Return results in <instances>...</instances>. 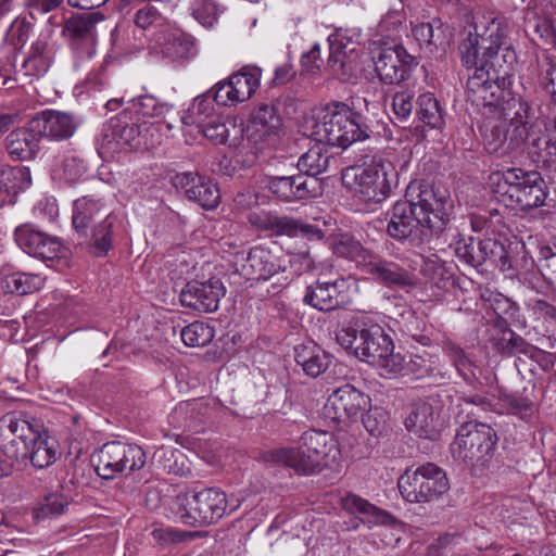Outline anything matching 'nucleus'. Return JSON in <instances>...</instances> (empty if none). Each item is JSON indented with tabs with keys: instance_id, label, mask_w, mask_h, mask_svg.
Returning <instances> with one entry per match:
<instances>
[{
	"instance_id": "23",
	"label": "nucleus",
	"mask_w": 556,
	"mask_h": 556,
	"mask_svg": "<svg viewBox=\"0 0 556 556\" xmlns=\"http://www.w3.org/2000/svg\"><path fill=\"white\" fill-rule=\"evenodd\" d=\"M440 413L441 405L435 399L416 402L405 419V427L419 438L435 439L442 426Z\"/></svg>"
},
{
	"instance_id": "1",
	"label": "nucleus",
	"mask_w": 556,
	"mask_h": 556,
	"mask_svg": "<svg viewBox=\"0 0 556 556\" xmlns=\"http://www.w3.org/2000/svg\"><path fill=\"white\" fill-rule=\"evenodd\" d=\"M406 197L388 211L386 232L397 242L421 248L443 231L452 202L445 190L424 184H410Z\"/></svg>"
},
{
	"instance_id": "25",
	"label": "nucleus",
	"mask_w": 556,
	"mask_h": 556,
	"mask_svg": "<svg viewBox=\"0 0 556 556\" xmlns=\"http://www.w3.org/2000/svg\"><path fill=\"white\" fill-rule=\"evenodd\" d=\"M455 255L459 261L478 267L488 260H496L503 257L505 253L504 245L493 238L475 239L460 238L454 243Z\"/></svg>"
},
{
	"instance_id": "4",
	"label": "nucleus",
	"mask_w": 556,
	"mask_h": 556,
	"mask_svg": "<svg viewBox=\"0 0 556 556\" xmlns=\"http://www.w3.org/2000/svg\"><path fill=\"white\" fill-rule=\"evenodd\" d=\"M339 455L338 441L331 432L312 429L301 435L299 447L273 448L263 453V459L307 475L319 466L331 465Z\"/></svg>"
},
{
	"instance_id": "52",
	"label": "nucleus",
	"mask_w": 556,
	"mask_h": 556,
	"mask_svg": "<svg viewBox=\"0 0 556 556\" xmlns=\"http://www.w3.org/2000/svg\"><path fill=\"white\" fill-rule=\"evenodd\" d=\"M485 58V62L482 63L480 67H476V70L483 68L484 71H488L490 73L491 83L494 81L496 75L502 76L504 75L505 71H508L509 81H511L510 72L517 58L515 51L511 49L508 42H506L505 46H502L498 53V63H495L494 67L491 64L492 60L488 56Z\"/></svg>"
},
{
	"instance_id": "54",
	"label": "nucleus",
	"mask_w": 556,
	"mask_h": 556,
	"mask_svg": "<svg viewBox=\"0 0 556 556\" xmlns=\"http://www.w3.org/2000/svg\"><path fill=\"white\" fill-rule=\"evenodd\" d=\"M192 16L204 27H212L218 17L215 0H189Z\"/></svg>"
},
{
	"instance_id": "53",
	"label": "nucleus",
	"mask_w": 556,
	"mask_h": 556,
	"mask_svg": "<svg viewBox=\"0 0 556 556\" xmlns=\"http://www.w3.org/2000/svg\"><path fill=\"white\" fill-rule=\"evenodd\" d=\"M68 503L67 497L60 490L52 491L45 496L42 504L34 509V516L36 519H43L60 515Z\"/></svg>"
},
{
	"instance_id": "51",
	"label": "nucleus",
	"mask_w": 556,
	"mask_h": 556,
	"mask_svg": "<svg viewBox=\"0 0 556 556\" xmlns=\"http://www.w3.org/2000/svg\"><path fill=\"white\" fill-rule=\"evenodd\" d=\"M287 273L283 274V281L287 283L294 277L307 273L314 268L315 261L307 248L296 252H289V258L286 260Z\"/></svg>"
},
{
	"instance_id": "24",
	"label": "nucleus",
	"mask_w": 556,
	"mask_h": 556,
	"mask_svg": "<svg viewBox=\"0 0 556 556\" xmlns=\"http://www.w3.org/2000/svg\"><path fill=\"white\" fill-rule=\"evenodd\" d=\"M29 125L39 137L53 141L70 139L77 128V123L72 114L55 110L38 113L29 121Z\"/></svg>"
},
{
	"instance_id": "5",
	"label": "nucleus",
	"mask_w": 556,
	"mask_h": 556,
	"mask_svg": "<svg viewBox=\"0 0 556 556\" xmlns=\"http://www.w3.org/2000/svg\"><path fill=\"white\" fill-rule=\"evenodd\" d=\"M311 129L316 142L342 149L370 137V129L362 114L343 102H332L318 110L313 115Z\"/></svg>"
},
{
	"instance_id": "15",
	"label": "nucleus",
	"mask_w": 556,
	"mask_h": 556,
	"mask_svg": "<svg viewBox=\"0 0 556 556\" xmlns=\"http://www.w3.org/2000/svg\"><path fill=\"white\" fill-rule=\"evenodd\" d=\"M236 270L247 280H268L287 273L286 260L269 249L257 245L250 249L247 256L237 257Z\"/></svg>"
},
{
	"instance_id": "20",
	"label": "nucleus",
	"mask_w": 556,
	"mask_h": 556,
	"mask_svg": "<svg viewBox=\"0 0 556 556\" xmlns=\"http://www.w3.org/2000/svg\"><path fill=\"white\" fill-rule=\"evenodd\" d=\"M225 288L218 279L189 281L180 291L179 300L184 307L200 313H212L218 308Z\"/></svg>"
},
{
	"instance_id": "31",
	"label": "nucleus",
	"mask_w": 556,
	"mask_h": 556,
	"mask_svg": "<svg viewBox=\"0 0 556 556\" xmlns=\"http://www.w3.org/2000/svg\"><path fill=\"white\" fill-rule=\"evenodd\" d=\"M379 283L392 288H407L415 285L414 276L397 263L381 258L375 253L364 268Z\"/></svg>"
},
{
	"instance_id": "9",
	"label": "nucleus",
	"mask_w": 556,
	"mask_h": 556,
	"mask_svg": "<svg viewBox=\"0 0 556 556\" xmlns=\"http://www.w3.org/2000/svg\"><path fill=\"white\" fill-rule=\"evenodd\" d=\"M497 437L486 424L464 421L451 445L455 459L471 468L484 467L493 457Z\"/></svg>"
},
{
	"instance_id": "26",
	"label": "nucleus",
	"mask_w": 556,
	"mask_h": 556,
	"mask_svg": "<svg viewBox=\"0 0 556 556\" xmlns=\"http://www.w3.org/2000/svg\"><path fill=\"white\" fill-rule=\"evenodd\" d=\"M269 190L286 202L305 200L317 194L320 182L317 178L303 174L292 176H275L268 181Z\"/></svg>"
},
{
	"instance_id": "56",
	"label": "nucleus",
	"mask_w": 556,
	"mask_h": 556,
	"mask_svg": "<svg viewBox=\"0 0 556 556\" xmlns=\"http://www.w3.org/2000/svg\"><path fill=\"white\" fill-rule=\"evenodd\" d=\"M54 172L61 179L74 182L85 173V166L78 157L67 155L55 165Z\"/></svg>"
},
{
	"instance_id": "49",
	"label": "nucleus",
	"mask_w": 556,
	"mask_h": 556,
	"mask_svg": "<svg viewBox=\"0 0 556 556\" xmlns=\"http://www.w3.org/2000/svg\"><path fill=\"white\" fill-rule=\"evenodd\" d=\"M214 336V329L203 321H194L182 328L180 332L184 343L191 348L205 346Z\"/></svg>"
},
{
	"instance_id": "17",
	"label": "nucleus",
	"mask_w": 556,
	"mask_h": 556,
	"mask_svg": "<svg viewBox=\"0 0 556 556\" xmlns=\"http://www.w3.org/2000/svg\"><path fill=\"white\" fill-rule=\"evenodd\" d=\"M170 182L177 191L204 210L215 208L220 201L217 185L197 172L178 173L172 177Z\"/></svg>"
},
{
	"instance_id": "19",
	"label": "nucleus",
	"mask_w": 556,
	"mask_h": 556,
	"mask_svg": "<svg viewBox=\"0 0 556 556\" xmlns=\"http://www.w3.org/2000/svg\"><path fill=\"white\" fill-rule=\"evenodd\" d=\"M361 50L358 45L341 36L329 39L327 66L337 78L348 81L359 70Z\"/></svg>"
},
{
	"instance_id": "42",
	"label": "nucleus",
	"mask_w": 556,
	"mask_h": 556,
	"mask_svg": "<svg viewBox=\"0 0 556 556\" xmlns=\"http://www.w3.org/2000/svg\"><path fill=\"white\" fill-rule=\"evenodd\" d=\"M214 102L210 90L197 97L188 110V116L181 118L182 122L198 128L208 119L216 117L218 114L215 113Z\"/></svg>"
},
{
	"instance_id": "50",
	"label": "nucleus",
	"mask_w": 556,
	"mask_h": 556,
	"mask_svg": "<svg viewBox=\"0 0 556 556\" xmlns=\"http://www.w3.org/2000/svg\"><path fill=\"white\" fill-rule=\"evenodd\" d=\"M130 109L143 117H161L172 110V105L152 94H143L131 100Z\"/></svg>"
},
{
	"instance_id": "59",
	"label": "nucleus",
	"mask_w": 556,
	"mask_h": 556,
	"mask_svg": "<svg viewBox=\"0 0 556 556\" xmlns=\"http://www.w3.org/2000/svg\"><path fill=\"white\" fill-rule=\"evenodd\" d=\"M414 38L419 42L420 46H439L442 45L441 27H437L434 29L433 25L430 23H420L413 27L412 29Z\"/></svg>"
},
{
	"instance_id": "6",
	"label": "nucleus",
	"mask_w": 556,
	"mask_h": 556,
	"mask_svg": "<svg viewBox=\"0 0 556 556\" xmlns=\"http://www.w3.org/2000/svg\"><path fill=\"white\" fill-rule=\"evenodd\" d=\"M490 186L497 200L507 207L530 212L545 205L548 192L541 174L521 168L493 173Z\"/></svg>"
},
{
	"instance_id": "11",
	"label": "nucleus",
	"mask_w": 556,
	"mask_h": 556,
	"mask_svg": "<svg viewBox=\"0 0 556 556\" xmlns=\"http://www.w3.org/2000/svg\"><path fill=\"white\" fill-rule=\"evenodd\" d=\"M343 184L365 202H381L391 191L388 168L382 161L365 167H350L342 174Z\"/></svg>"
},
{
	"instance_id": "12",
	"label": "nucleus",
	"mask_w": 556,
	"mask_h": 556,
	"mask_svg": "<svg viewBox=\"0 0 556 556\" xmlns=\"http://www.w3.org/2000/svg\"><path fill=\"white\" fill-rule=\"evenodd\" d=\"M39 431L24 413H8L0 418L1 447L10 459H26L28 445L39 439Z\"/></svg>"
},
{
	"instance_id": "46",
	"label": "nucleus",
	"mask_w": 556,
	"mask_h": 556,
	"mask_svg": "<svg viewBox=\"0 0 556 556\" xmlns=\"http://www.w3.org/2000/svg\"><path fill=\"white\" fill-rule=\"evenodd\" d=\"M442 350L465 380H470V378L476 376L473 371L476 368L475 364L458 344L451 340H445L442 343Z\"/></svg>"
},
{
	"instance_id": "14",
	"label": "nucleus",
	"mask_w": 556,
	"mask_h": 556,
	"mask_svg": "<svg viewBox=\"0 0 556 556\" xmlns=\"http://www.w3.org/2000/svg\"><path fill=\"white\" fill-rule=\"evenodd\" d=\"M139 146V126L136 123L128 122L127 115L124 113L112 117L103 127L101 136L97 140V149L102 159L137 149Z\"/></svg>"
},
{
	"instance_id": "7",
	"label": "nucleus",
	"mask_w": 556,
	"mask_h": 556,
	"mask_svg": "<svg viewBox=\"0 0 556 556\" xmlns=\"http://www.w3.org/2000/svg\"><path fill=\"white\" fill-rule=\"evenodd\" d=\"M230 505L222 489L188 490L176 497L174 511L179 520L192 527H204L219 520Z\"/></svg>"
},
{
	"instance_id": "27",
	"label": "nucleus",
	"mask_w": 556,
	"mask_h": 556,
	"mask_svg": "<svg viewBox=\"0 0 556 556\" xmlns=\"http://www.w3.org/2000/svg\"><path fill=\"white\" fill-rule=\"evenodd\" d=\"M248 138L255 143L271 142L282 131V118L273 104H261L251 114L248 124Z\"/></svg>"
},
{
	"instance_id": "57",
	"label": "nucleus",
	"mask_w": 556,
	"mask_h": 556,
	"mask_svg": "<svg viewBox=\"0 0 556 556\" xmlns=\"http://www.w3.org/2000/svg\"><path fill=\"white\" fill-rule=\"evenodd\" d=\"M16 55H10L5 60H0V87L13 89L16 84L26 85L28 80L20 77L18 68L15 64Z\"/></svg>"
},
{
	"instance_id": "29",
	"label": "nucleus",
	"mask_w": 556,
	"mask_h": 556,
	"mask_svg": "<svg viewBox=\"0 0 556 556\" xmlns=\"http://www.w3.org/2000/svg\"><path fill=\"white\" fill-rule=\"evenodd\" d=\"M154 49L172 62H186L197 54L195 39L181 29H167L157 34Z\"/></svg>"
},
{
	"instance_id": "41",
	"label": "nucleus",
	"mask_w": 556,
	"mask_h": 556,
	"mask_svg": "<svg viewBox=\"0 0 556 556\" xmlns=\"http://www.w3.org/2000/svg\"><path fill=\"white\" fill-rule=\"evenodd\" d=\"M321 143L311 147L298 161L299 170L306 177L316 178L328 168L330 156Z\"/></svg>"
},
{
	"instance_id": "37",
	"label": "nucleus",
	"mask_w": 556,
	"mask_h": 556,
	"mask_svg": "<svg viewBox=\"0 0 556 556\" xmlns=\"http://www.w3.org/2000/svg\"><path fill=\"white\" fill-rule=\"evenodd\" d=\"M269 232L275 236L296 237L302 235L307 239H323L324 231L316 225L302 223L293 217L274 213Z\"/></svg>"
},
{
	"instance_id": "22",
	"label": "nucleus",
	"mask_w": 556,
	"mask_h": 556,
	"mask_svg": "<svg viewBox=\"0 0 556 556\" xmlns=\"http://www.w3.org/2000/svg\"><path fill=\"white\" fill-rule=\"evenodd\" d=\"M509 24L505 16L494 12H479L473 16V29L480 37L488 36L490 46L485 47V56L490 58L494 67L498 63V53L502 46L507 42L506 36Z\"/></svg>"
},
{
	"instance_id": "28",
	"label": "nucleus",
	"mask_w": 556,
	"mask_h": 556,
	"mask_svg": "<svg viewBox=\"0 0 556 556\" xmlns=\"http://www.w3.org/2000/svg\"><path fill=\"white\" fill-rule=\"evenodd\" d=\"M492 344L500 354L507 357L517 356L520 358V356H526L539 364L552 357L551 353L528 343L522 337L506 327L496 329V332L492 336Z\"/></svg>"
},
{
	"instance_id": "61",
	"label": "nucleus",
	"mask_w": 556,
	"mask_h": 556,
	"mask_svg": "<svg viewBox=\"0 0 556 556\" xmlns=\"http://www.w3.org/2000/svg\"><path fill=\"white\" fill-rule=\"evenodd\" d=\"M480 35L469 33L468 36L459 43L458 50L462 56V63L470 68L477 65L478 53H479V40Z\"/></svg>"
},
{
	"instance_id": "13",
	"label": "nucleus",
	"mask_w": 556,
	"mask_h": 556,
	"mask_svg": "<svg viewBox=\"0 0 556 556\" xmlns=\"http://www.w3.org/2000/svg\"><path fill=\"white\" fill-rule=\"evenodd\" d=\"M14 239L17 245L30 256L39 258L46 263L65 260L68 253L66 247L61 240L51 236L31 224H23L15 228Z\"/></svg>"
},
{
	"instance_id": "21",
	"label": "nucleus",
	"mask_w": 556,
	"mask_h": 556,
	"mask_svg": "<svg viewBox=\"0 0 556 556\" xmlns=\"http://www.w3.org/2000/svg\"><path fill=\"white\" fill-rule=\"evenodd\" d=\"M102 20L99 13H84L66 22L64 33L71 38V45L80 58H92L96 54V25Z\"/></svg>"
},
{
	"instance_id": "10",
	"label": "nucleus",
	"mask_w": 556,
	"mask_h": 556,
	"mask_svg": "<svg viewBox=\"0 0 556 556\" xmlns=\"http://www.w3.org/2000/svg\"><path fill=\"white\" fill-rule=\"evenodd\" d=\"M94 470L104 480L127 476L146 465V453L136 444L112 441L104 443L94 455Z\"/></svg>"
},
{
	"instance_id": "2",
	"label": "nucleus",
	"mask_w": 556,
	"mask_h": 556,
	"mask_svg": "<svg viewBox=\"0 0 556 556\" xmlns=\"http://www.w3.org/2000/svg\"><path fill=\"white\" fill-rule=\"evenodd\" d=\"M508 71L504 75H496L491 83L490 73L483 68L475 70L467 80V89L472 94L473 101H482L483 105L500 106L504 118L509 119L516 126L520 140L531 144L533 138L534 110L530 102L522 96L509 90Z\"/></svg>"
},
{
	"instance_id": "30",
	"label": "nucleus",
	"mask_w": 556,
	"mask_h": 556,
	"mask_svg": "<svg viewBox=\"0 0 556 556\" xmlns=\"http://www.w3.org/2000/svg\"><path fill=\"white\" fill-rule=\"evenodd\" d=\"M54 59V47L49 36H39L29 47L27 56L18 67L20 77L31 84L42 77Z\"/></svg>"
},
{
	"instance_id": "48",
	"label": "nucleus",
	"mask_w": 556,
	"mask_h": 556,
	"mask_svg": "<svg viewBox=\"0 0 556 556\" xmlns=\"http://www.w3.org/2000/svg\"><path fill=\"white\" fill-rule=\"evenodd\" d=\"M28 452L26 458H29L37 468H46L56 459L54 446L49 443L47 438H42L40 434L39 439H36L28 445Z\"/></svg>"
},
{
	"instance_id": "55",
	"label": "nucleus",
	"mask_w": 556,
	"mask_h": 556,
	"mask_svg": "<svg viewBox=\"0 0 556 556\" xmlns=\"http://www.w3.org/2000/svg\"><path fill=\"white\" fill-rule=\"evenodd\" d=\"M531 146L535 149L533 151L538 159L549 166L556 167V137L553 134H544L533 138Z\"/></svg>"
},
{
	"instance_id": "62",
	"label": "nucleus",
	"mask_w": 556,
	"mask_h": 556,
	"mask_svg": "<svg viewBox=\"0 0 556 556\" xmlns=\"http://www.w3.org/2000/svg\"><path fill=\"white\" fill-rule=\"evenodd\" d=\"M482 137L485 149L490 153L498 152L506 141V131L500 125H484L482 128Z\"/></svg>"
},
{
	"instance_id": "36",
	"label": "nucleus",
	"mask_w": 556,
	"mask_h": 556,
	"mask_svg": "<svg viewBox=\"0 0 556 556\" xmlns=\"http://www.w3.org/2000/svg\"><path fill=\"white\" fill-rule=\"evenodd\" d=\"M29 184V172L26 168H0V207L13 204L17 194L28 187Z\"/></svg>"
},
{
	"instance_id": "33",
	"label": "nucleus",
	"mask_w": 556,
	"mask_h": 556,
	"mask_svg": "<svg viewBox=\"0 0 556 556\" xmlns=\"http://www.w3.org/2000/svg\"><path fill=\"white\" fill-rule=\"evenodd\" d=\"M345 285L342 277L332 281L318 279L306 288L303 301L316 309L332 311L340 305L339 295L343 292Z\"/></svg>"
},
{
	"instance_id": "60",
	"label": "nucleus",
	"mask_w": 556,
	"mask_h": 556,
	"mask_svg": "<svg viewBox=\"0 0 556 556\" xmlns=\"http://www.w3.org/2000/svg\"><path fill=\"white\" fill-rule=\"evenodd\" d=\"M414 93L408 90H402L394 93L392 98L393 113L400 121H406L415 106Z\"/></svg>"
},
{
	"instance_id": "35",
	"label": "nucleus",
	"mask_w": 556,
	"mask_h": 556,
	"mask_svg": "<svg viewBox=\"0 0 556 556\" xmlns=\"http://www.w3.org/2000/svg\"><path fill=\"white\" fill-rule=\"evenodd\" d=\"M294 359L303 371L312 378L321 375L330 364L328 354L314 342L296 345L294 348Z\"/></svg>"
},
{
	"instance_id": "63",
	"label": "nucleus",
	"mask_w": 556,
	"mask_h": 556,
	"mask_svg": "<svg viewBox=\"0 0 556 556\" xmlns=\"http://www.w3.org/2000/svg\"><path fill=\"white\" fill-rule=\"evenodd\" d=\"M195 405L194 402L180 403L169 416L170 424L177 429H190Z\"/></svg>"
},
{
	"instance_id": "38",
	"label": "nucleus",
	"mask_w": 556,
	"mask_h": 556,
	"mask_svg": "<svg viewBox=\"0 0 556 556\" xmlns=\"http://www.w3.org/2000/svg\"><path fill=\"white\" fill-rule=\"evenodd\" d=\"M37 136L38 134L31 130L29 124L27 128H18L11 131L5 139L9 153L16 156L18 160L35 157L39 150Z\"/></svg>"
},
{
	"instance_id": "3",
	"label": "nucleus",
	"mask_w": 556,
	"mask_h": 556,
	"mask_svg": "<svg viewBox=\"0 0 556 556\" xmlns=\"http://www.w3.org/2000/svg\"><path fill=\"white\" fill-rule=\"evenodd\" d=\"M338 343L358 359L366 362L387 374H399L407 363L400 353H394L393 341L379 325L368 328H342L337 332Z\"/></svg>"
},
{
	"instance_id": "16",
	"label": "nucleus",
	"mask_w": 556,
	"mask_h": 556,
	"mask_svg": "<svg viewBox=\"0 0 556 556\" xmlns=\"http://www.w3.org/2000/svg\"><path fill=\"white\" fill-rule=\"evenodd\" d=\"M371 400L352 384L337 388L327 400L325 414L338 422L353 421L370 407Z\"/></svg>"
},
{
	"instance_id": "44",
	"label": "nucleus",
	"mask_w": 556,
	"mask_h": 556,
	"mask_svg": "<svg viewBox=\"0 0 556 556\" xmlns=\"http://www.w3.org/2000/svg\"><path fill=\"white\" fill-rule=\"evenodd\" d=\"M342 507L350 513H359L369 516L371 517L369 521L375 523L386 525L391 519V516L387 511L379 509L366 500L354 494H349L342 498Z\"/></svg>"
},
{
	"instance_id": "58",
	"label": "nucleus",
	"mask_w": 556,
	"mask_h": 556,
	"mask_svg": "<svg viewBox=\"0 0 556 556\" xmlns=\"http://www.w3.org/2000/svg\"><path fill=\"white\" fill-rule=\"evenodd\" d=\"M134 23L142 30H148L162 26L165 17L154 7L146 4L135 13Z\"/></svg>"
},
{
	"instance_id": "32",
	"label": "nucleus",
	"mask_w": 556,
	"mask_h": 556,
	"mask_svg": "<svg viewBox=\"0 0 556 556\" xmlns=\"http://www.w3.org/2000/svg\"><path fill=\"white\" fill-rule=\"evenodd\" d=\"M199 131L214 144H227L238 147L244 137L243 124H238L235 118L217 115L198 127Z\"/></svg>"
},
{
	"instance_id": "43",
	"label": "nucleus",
	"mask_w": 556,
	"mask_h": 556,
	"mask_svg": "<svg viewBox=\"0 0 556 556\" xmlns=\"http://www.w3.org/2000/svg\"><path fill=\"white\" fill-rule=\"evenodd\" d=\"M3 278L11 295H26L39 291L45 285V278L38 274L18 271L9 275L3 274Z\"/></svg>"
},
{
	"instance_id": "34",
	"label": "nucleus",
	"mask_w": 556,
	"mask_h": 556,
	"mask_svg": "<svg viewBox=\"0 0 556 556\" xmlns=\"http://www.w3.org/2000/svg\"><path fill=\"white\" fill-rule=\"evenodd\" d=\"M450 483L446 472L432 463L417 468H407L397 479V486H447Z\"/></svg>"
},
{
	"instance_id": "47",
	"label": "nucleus",
	"mask_w": 556,
	"mask_h": 556,
	"mask_svg": "<svg viewBox=\"0 0 556 556\" xmlns=\"http://www.w3.org/2000/svg\"><path fill=\"white\" fill-rule=\"evenodd\" d=\"M261 73L257 68L244 70L229 77V81L235 88L237 97L241 102L250 99L260 85Z\"/></svg>"
},
{
	"instance_id": "40",
	"label": "nucleus",
	"mask_w": 556,
	"mask_h": 556,
	"mask_svg": "<svg viewBox=\"0 0 556 556\" xmlns=\"http://www.w3.org/2000/svg\"><path fill=\"white\" fill-rule=\"evenodd\" d=\"M153 459L167 473L179 477L190 473L187 457L180 450L162 446L154 452Z\"/></svg>"
},
{
	"instance_id": "45",
	"label": "nucleus",
	"mask_w": 556,
	"mask_h": 556,
	"mask_svg": "<svg viewBox=\"0 0 556 556\" xmlns=\"http://www.w3.org/2000/svg\"><path fill=\"white\" fill-rule=\"evenodd\" d=\"M333 251L338 256L355 261L364 268L367 261L374 254L371 251L365 249L362 243L349 236H342L334 244Z\"/></svg>"
},
{
	"instance_id": "64",
	"label": "nucleus",
	"mask_w": 556,
	"mask_h": 556,
	"mask_svg": "<svg viewBox=\"0 0 556 556\" xmlns=\"http://www.w3.org/2000/svg\"><path fill=\"white\" fill-rule=\"evenodd\" d=\"M210 91L214 101L219 105H236L241 102L229 79L217 83Z\"/></svg>"
},
{
	"instance_id": "8",
	"label": "nucleus",
	"mask_w": 556,
	"mask_h": 556,
	"mask_svg": "<svg viewBox=\"0 0 556 556\" xmlns=\"http://www.w3.org/2000/svg\"><path fill=\"white\" fill-rule=\"evenodd\" d=\"M100 204L94 199L83 197L73 205L72 223L79 238L88 242L96 256L105 255L112 248L114 219L102 217Z\"/></svg>"
},
{
	"instance_id": "18",
	"label": "nucleus",
	"mask_w": 556,
	"mask_h": 556,
	"mask_svg": "<svg viewBox=\"0 0 556 556\" xmlns=\"http://www.w3.org/2000/svg\"><path fill=\"white\" fill-rule=\"evenodd\" d=\"M417 64L416 58L408 54L402 46H394L379 51L375 58V72L384 84H400Z\"/></svg>"
},
{
	"instance_id": "39",
	"label": "nucleus",
	"mask_w": 556,
	"mask_h": 556,
	"mask_svg": "<svg viewBox=\"0 0 556 556\" xmlns=\"http://www.w3.org/2000/svg\"><path fill=\"white\" fill-rule=\"evenodd\" d=\"M416 115L420 122L432 129H441L445 124L443 110L431 92H425L418 97Z\"/></svg>"
}]
</instances>
